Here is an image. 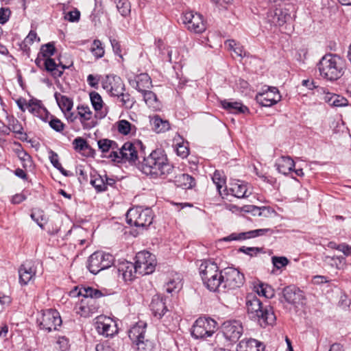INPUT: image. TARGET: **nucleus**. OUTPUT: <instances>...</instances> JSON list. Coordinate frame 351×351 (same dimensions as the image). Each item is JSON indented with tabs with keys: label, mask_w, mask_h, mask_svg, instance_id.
Returning a JSON list of instances; mask_svg holds the SVG:
<instances>
[{
	"label": "nucleus",
	"mask_w": 351,
	"mask_h": 351,
	"mask_svg": "<svg viewBox=\"0 0 351 351\" xmlns=\"http://www.w3.org/2000/svg\"><path fill=\"white\" fill-rule=\"evenodd\" d=\"M134 344L138 351H153L154 348V343L146 338V337H144V339H141L139 341H137Z\"/></svg>",
	"instance_id": "de8ad7c7"
},
{
	"label": "nucleus",
	"mask_w": 351,
	"mask_h": 351,
	"mask_svg": "<svg viewBox=\"0 0 351 351\" xmlns=\"http://www.w3.org/2000/svg\"><path fill=\"white\" fill-rule=\"evenodd\" d=\"M287 18V14L286 13L281 9L276 8L267 12L265 20L271 26H282L286 23Z\"/></svg>",
	"instance_id": "aec40b11"
},
{
	"label": "nucleus",
	"mask_w": 351,
	"mask_h": 351,
	"mask_svg": "<svg viewBox=\"0 0 351 351\" xmlns=\"http://www.w3.org/2000/svg\"><path fill=\"white\" fill-rule=\"evenodd\" d=\"M246 239H247V233H246V232H239V233L233 232V233L230 234V235L221 239V241L229 242V241H243V240H246Z\"/></svg>",
	"instance_id": "4d7b16f0"
},
{
	"label": "nucleus",
	"mask_w": 351,
	"mask_h": 351,
	"mask_svg": "<svg viewBox=\"0 0 351 351\" xmlns=\"http://www.w3.org/2000/svg\"><path fill=\"white\" fill-rule=\"evenodd\" d=\"M272 263L277 269H280L289 263V260L285 256H273Z\"/></svg>",
	"instance_id": "bf43d9fd"
},
{
	"label": "nucleus",
	"mask_w": 351,
	"mask_h": 351,
	"mask_svg": "<svg viewBox=\"0 0 351 351\" xmlns=\"http://www.w3.org/2000/svg\"><path fill=\"white\" fill-rule=\"evenodd\" d=\"M264 303L254 293H249L245 298V308L247 317L253 316L256 308H261Z\"/></svg>",
	"instance_id": "bb28decb"
},
{
	"label": "nucleus",
	"mask_w": 351,
	"mask_h": 351,
	"mask_svg": "<svg viewBox=\"0 0 351 351\" xmlns=\"http://www.w3.org/2000/svg\"><path fill=\"white\" fill-rule=\"evenodd\" d=\"M37 324L41 330L47 332L58 330L62 324L60 313L55 309H47L42 311L37 317Z\"/></svg>",
	"instance_id": "1a4fd4ad"
},
{
	"label": "nucleus",
	"mask_w": 351,
	"mask_h": 351,
	"mask_svg": "<svg viewBox=\"0 0 351 351\" xmlns=\"http://www.w3.org/2000/svg\"><path fill=\"white\" fill-rule=\"evenodd\" d=\"M255 291L259 295L267 298H271L274 295V289L268 285L263 283L254 287Z\"/></svg>",
	"instance_id": "c03bdc74"
},
{
	"label": "nucleus",
	"mask_w": 351,
	"mask_h": 351,
	"mask_svg": "<svg viewBox=\"0 0 351 351\" xmlns=\"http://www.w3.org/2000/svg\"><path fill=\"white\" fill-rule=\"evenodd\" d=\"M243 210L251 213L253 216L267 217L271 214V208L267 206L258 207L254 205H247L244 206Z\"/></svg>",
	"instance_id": "72a5a7b5"
},
{
	"label": "nucleus",
	"mask_w": 351,
	"mask_h": 351,
	"mask_svg": "<svg viewBox=\"0 0 351 351\" xmlns=\"http://www.w3.org/2000/svg\"><path fill=\"white\" fill-rule=\"evenodd\" d=\"M147 324L140 321L134 324L128 331V336L133 343L144 339L146 333Z\"/></svg>",
	"instance_id": "b1692460"
},
{
	"label": "nucleus",
	"mask_w": 351,
	"mask_h": 351,
	"mask_svg": "<svg viewBox=\"0 0 351 351\" xmlns=\"http://www.w3.org/2000/svg\"><path fill=\"white\" fill-rule=\"evenodd\" d=\"M99 75H93L90 74L87 77V82L90 87L97 89L99 87Z\"/></svg>",
	"instance_id": "338daca9"
},
{
	"label": "nucleus",
	"mask_w": 351,
	"mask_h": 351,
	"mask_svg": "<svg viewBox=\"0 0 351 351\" xmlns=\"http://www.w3.org/2000/svg\"><path fill=\"white\" fill-rule=\"evenodd\" d=\"M220 104L221 106L229 113L239 114L249 112L248 108L241 102L230 101L227 99H223L220 100Z\"/></svg>",
	"instance_id": "4be33fe9"
},
{
	"label": "nucleus",
	"mask_w": 351,
	"mask_h": 351,
	"mask_svg": "<svg viewBox=\"0 0 351 351\" xmlns=\"http://www.w3.org/2000/svg\"><path fill=\"white\" fill-rule=\"evenodd\" d=\"M54 97L62 112L71 110L73 106L72 99L68 97L67 96L62 95L58 92L55 93Z\"/></svg>",
	"instance_id": "f704fd0d"
},
{
	"label": "nucleus",
	"mask_w": 351,
	"mask_h": 351,
	"mask_svg": "<svg viewBox=\"0 0 351 351\" xmlns=\"http://www.w3.org/2000/svg\"><path fill=\"white\" fill-rule=\"evenodd\" d=\"M70 294L73 296H82L83 298L79 306L77 308V313L81 316L87 317L97 312L99 308L98 299L104 295L102 292L91 287H75Z\"/></svg>",
	"instance_id": "f03ea898"
},
{
	"label": "nucleus",
	"mask_w": 351,
	"mask_h": 351,
	"mask_svg": "<svg viewBox=\"0 0 351 351\" xmlns=\"http://www.w3.org/2000/svg\"><path fill=\"white\" fill-rule=\"evenodd\" d=\"M132 124L127 120H121L118 122L117 129L120 134L128 135L131 131Z\"/></svg>",
	"instance_id": "6e6d98bb"
},
{
	"label": "nucleus",
	"mask_w": 351,
	"mask_h": 351,
	"mask_svg": "<svg viewBox=\"0 0 351 351\" xmlns=\"http://www.w3.org/2000/svg\"><path fill=\"white\" fill-rule=\"evenodd\" d=\"M177 182L185 189H192L195 185V179L191 176L186 173L180 175L178 178Z\"/></svg>",
	"instance_id": "a19ab883"
},
{
	"label": "nucleus",
	"mask_w": 351,
	"mask_h": 351,
	"mask_svg": "<svg viewBox=\"0 0 351 351\" xmlns=\"http://www.w3.org/2000/svg\"><path fill=\"white\" fill-rule=\"evenodd\" d=\"M146 148L143 143L136 140L134 142L125 143L119 152L112 151L108 158L113 161L120 162L121 160L128 161L130 163L136 165L138 160V153L141 155Z\"/></svg>",
	"instance_id": "39448f33"
},
{
	"label": "nucleus",
	"mask_w": 351,
	"mask_h": 351,
	"mask_svg": "<svg viewBox=\"0 0 351 351\" xmlns=\"http://www.w3.org/2000/svg\"><path fill=\"white\" fill-rule=\"evenodd\" d=\"M90 184L95 189L97 192L100 193L106 191V187L104 184V176L95 173L91 175Z\"/></svg>",
	"instance_id": "58836bf2"
},
{
	"label": "nucleus",
	"mask_w": 351,
	"mask_h": 351,
	"mask_svg": "<svg viewBox=\"0 0 351 351\" xmlns=\"http://www.w3.org/2000/svg\"><path fill=\"white\" fill-rule=\"evenodd\" d=\"M256 310V311L253 313V316L248 317L250 319L257 322L263 328L275 324L276 317L273 307L269 304L264 303L261 308Z\"/></svg>",
	"instance_id": "9b49d317"
},
{
	"label": "nucleus",
	"mask_w": 351,
	"mask_h": 351,
	"mask_svg": "<svg viewBox=\"0 0 351 351\" xmlns=\"http://www.w3.org/2000/svg\"><path fill=\"white\" fill-rule=\"evenodd\" d=\"M19 282L27 285L36 274V269L30 261H26L19 269Z\"/></svg>",
	"instance_id": "5701e85b"
},
{
	"label": "nucleus",
	"mask_w": 351,
	"mask_h": 351,
	"mask_svg": "<svg viewBox=\"0 0 351 351\" xmlns=\"http://www.w3.org/2000/svg\"><path fill=\"white\" fill-rule=\"evenodd\" d=\"M221 330L226 340L232 343H235L241 337L243 329L240 321L228 320L223 323Z\"/></svg>",
	"instance_id": "4468645a"
},
{
	"label": "nucleus",
	"mask_w": 351,
	"mask_h": 351,
	"mask_svg": "<svg viewBox=\"0 0 351 351\" xmlns=\"http://www.w3.org/2000/svg\"><path fill=\"white\" fill-rule=\"evenodd\" d=\"M145 102L149 106H153L157 101L156 95L151 90H145L141 93Z\"/></svg>",
	"instance_id": "13d9d810"
},
{
	"label": "nucleus",
	"mask_w": 351,
	"mask_h": 351,
	"mask_svg": "<svg viewBox=\"0 0 351 351\" xmlns=\"http://www.w3.org/2000/svg\"><path fill=\"white\" fill-rule=\"evenodd\" d=\"M99 149L102 153H107L110 149H114L118 148L117 143L108 138H102L97 141Z\"/></svg>",
	"instance_id": "37998d69"
},
{
	"label": "nucleus",
	"mask_w": 351,
	"mask_h": 351,
	"mask_svg": "<svg viewBox=\"0 0 351 351\" xmlns=\"http://www.w3.org/2000/svg\"><path fill=\"white\" fill-rule=\"evenodd\" d=\"M323 261L326 265H330L332 267L340 269L345 261V258L342 256H325Z\"/></svg>",
	"instance_id": "ea45409f"
},
{
	"label": "nucleus",
	"mask_w": 351,
	"mask_h": 351,
	"mask_svg": "<svg viewBox=\"0 0 351 351\" xmlns=\"http://www.w3.org/2000/svg\"><path fill=\"white\" fill-rule=\"evenodd\" d=\"M96 329L99 334L105 337H112L117 332V328L115 324L109 318H99L96 322Z\"/></svg>",
	"instance_id": "6ab92c4d"
},
{
	"label": "nucleus",
	"mask_w": 351,
	"mask_h": 351,
	"mask_svg": "<svg viewBox=\"0 0 351 351\" xmlns=\"http://www.w3.org/2000/svg\"><path fill=\"white\" fill-rule=\"evenodd\" d=\"M199 274L204 285L210 291H223V271L210 261H204L199 266Z\"/></svg>",
	"instance_id": "20e7f679"
},
{
	"label": "nucleus",
	"mask_w": 351,
	"mask_h": 351,
	"mask_svg": "<svg viewBox=\"0 0 351 351\" xmlns=\"http://www.w3.org/2000/svg\"><path fill=\"white\" fill-rule=\"evenodd\" d=\"M102 88L111 96L114 97L120 91L126 90L123 80L116 75H107L101 81Z\"/></svg>",
	"instance_id": "dca6fc26"
},
{
	"label": "nucleus",
	"mask_w": 351,
	"mask_h": 351,
	"mask_svg": "<svg viewBox=\"0 0 351 351\" xmlns=\"http://www.w3.org/2000/svg\"><path fill=\"white\" fill-rule=\"evenodd\" d=\"M56 47L53 43H48L43 45L40 47V53L43 58H49L55 53Z\"/></svg>",
	"instance_id": "603ef678"
},
{
	"label": "nucleus",
	"mask_w": 351,
	"mask_h": 351,
	"mask_svg": "<svg viewBox=\"0 0 351 351\" xmlns=\"http://www.w3.org/2000/svg\"><path fill=\"white\" fill-rule=\"evenodd\" d=\"M278 172L287 175L294 170L295 162L289 156H282L276 163Z\"/></svg>",
	"instance_id": "c756f323"
},
{
	"label": "nucleus",
	"mask_w": 351,
	"mask_h": 351,
	"mask_svg": "<svg viewBox=\"0 0 351 351\" xmlns=\"http://www.w3.org/2000/svg\"><path fill=\"white\" fill-rule=\"evenodd\" d=\"M182 19L186 28L192 32L200 34L206 30V23L199 13L186 12L183 14Z\"/></svg>",
	"instance_id": "f8f14e48"
},
{
	"label": "nucleus",
	"mask_w": 351,
	"mask_h": 351,
	"mask_svg": "<svg viewBox=\"0 0 351 351\" xmlns=\"http://www.w3.org/2000/svg\"><path fill=\"white\" fill-rule=\"evenodd\" d=\"M217 323L210 317H199L191 330V336L195 339L208 340L215 334Z\"/></svg>",
	"instance_id": "423d86ee"
},
{
	"label": "nucleus",
	"mask_w": 351,
	"mask_h": 351,
	"mask_svg": "<svg viewBox=\"0 0 351 351\" xmlns=\"http://www.w3.org/2000/svg\"><path fill=\"white\" fill-rule=\"evenodd\" d=\"M281 99L278 89L274 86H265L256 96V100L261 106L270 107Z\"/></svg>",
	"instance_id": "ddd939ff"
},
{
	"label": "nucleus",
	"mask_w": 351,
	"mask_h": 351,
	"mask_svg": "<svg viewBox=\"0 0 351 351\" xmlns=\"http://www.w3.org/2000/svg\"><path fill=\"white\" fill-rule=\"evenodd\" d=\"M285 300L291 304H299L304 299L303 292L295 286H287L282 289Z\"/></svg>",
	"instance_id": "a211bd4d"
},
{
	"label": "nucleus",
	"mask_w": 351,
	"mask_h": 351,
	"mask_svg": "<svg viewBox=\"0 0 351 351\" xmlns=\"http://www.w3.org/2000/svg\"><path fill=\"white\" fill-rule=\"evenodd\" d=\"M263 249L257 247H245L242 246L239 249V252H243L250 256L256 255L258 253L262 252Z\"/></svg>",
	"instance_id": "052dcab7"
},
{
	"label": "nucleus",
	"mask_w": 351,
	"mask_h": 351,
	"mask_svg": "<svg viewBox=\"0 0 351 351\" xmlns=\"http://www.w3.org/2000/svg\"><path fill=\"white\" fill-rule=\"evenodd\" d=\"M77 110L78 118L84 130H90L97 125V116H93L88 106H78Z\"/></svg>",
	"instance_id": "f3484780"
},
{
	"label": "nucleus",
	"mask_w": 351,
	"mask_h": 351,
	"mask_svg": "<svg viewBox=\"0 0 351 351\" xmlns=\"http://www.w3.org/2000/svg\"><path fill=\"white\" fill-rule=\"evenodd\" d=\"M180 282L178 280H170L165 285L166 291L169 293H171L175 291L177 289H180Z\"/></svg>",
	"instance_id": "680f3d73"
},
{
	"label": "nucleus",
	"mask_w": 351,
	"mask_h": 351,
	"mask_svg": "<svg viewBox=\"0 0 351 351\" xmlns=\"http://www.w3.org/2000/svg\"><path fill=\"white\" fill-rule=\"evenodd\" d=\"M43 67L47 72L50 73L54 78L60 77L62 75V71H60L58 65H57L54 59L50 57L46 58L44 60Z\"/></svg>",
	"instance_id": "c9c22d12"
},
{
	"label": "nucleus",
	"mask_w": 351,
	"mask_h": 351,
	"mask_svg": "<svg viewBox=\"0 0 351 351\" xmlns=\"http://www.w3.org/2000/svg\"><path fill=\"white\" fill-rule=\"evenodd\" d=\"M110 42L115 55L123 58L121 46L116 38H110Z\"/></svg>",
	"instance_id": "e2e57ef3"
},
{
	"label": "nucleus",
	"mask_w": 351,
	"mask_h": 351,
	"mask_svg": "<svg viewBox=\"0 0 351 351\" xmlns=\"http://www.w3.org/2000/svg\"><path fill=\"white\" fill-rule=\"evenodd\" d=\"M89 95L91 104L94 110L96 112L101 110L104 106V101L102 100L101 95L95 91L90 92Z\"/></svg>",
	"instance_id": "49530a36"
},
{
	"label": "nucleus",
	"mask_w": 351,
	"mask_h": 351,
	"mask_svg": "<svg viewBox=\"0 0 351 351\" xmlns=\"http://www.w3.org/2000/svg\"><path fill=\"white\" fill-rule=\"evenodd\" d=\"M27 107L29 108V111L36 116H38L43 110V108H45L41 101L36 98H32L29 100Z\"/></svg>",
	"instance_id": "79ce46f5"
},
{
	"label": "nucleus",
	"mask_w": 351,
	"mask_h": 351,
	"mask_svg": "<svg viewBox=\"0 0 351 351\" xmlns=\"http://www.w3.org/2000/svg\"><path fill=\"white\" fill-rule=\"evenodd\" d=\"M49 160L53 166L56 168L64 176H68L70 175L69 172L65 170L59 162L58 155L53 150L49 152Z\"/></svg>",
	"instance_id": "a18cd8bd"
},
{
	"label": "nucleus",
	"mask_w": 351,
	"mask_h": 351,
	"mask_svg": "<svg viewBox=\"0 0 351 351\" xmlns=\"http://www.w3.org/2000/svg\"><path fill=\"white\" fill-rule=\"evenodd\" d=\"M90 51L97 59L102 58L104 55V49L99 40L93 41Z\"/></svg>",
	"instance_id": "8fccbe9b"
},
{
	"label": "nucleus",
	"mask_w": 351,
	"mask_h": 351,
	"mask_svg": "<svg viewBox=\"0 0 351 351\" xmlns=\"http://www.w3.org/2000/svg\"><path fill=\"white\" fill-rule=\"evenodd\" d=\"M263 343L254 339H243L237 345V351H264Z\"/></svg>",
	"instance_id": "393cba45"
},
{
	"label": "nucleus",
	"mask_w": 351,
	"mask_h": 351,
	"mask_svg": "<svg viewBox=\"0 0 351 351\" xmlns=\"http://www.w3.org/2000/svg\"><path fill=\"white\" fill-rule=\"evenodd\" d=\"M49 125L51 128L57 132H62L65 128V125L55 116H51V119L49 121Z\"/></svg>",
	"instance_id": "864d4df0"
},
{
	"label": "nucleus",
	"mask_w": 351,
	"mask_h": 351,
	"mask_svg": "<svg viewBox=\"0 0 351 351\" xmlns=\"http://www.w3.org/2000/svg\"><path fill=\"white\" fill-rule=\"evenodd\" d=\"M212 180H213V183L215 184L216 186V188L219 193V195H223V193L221 191V189L223 188V194L224 195H228V193H226V191H228V189L226 186V179L225 178L222 176V173L216 170L212 177Z\"/></svg>",
	"instance_id": "4c0bfd02"
},
{
	"label": "nucleus",
	"mask_w": 351,
	"mask_h": 351,
	"mask_svg": "<svg viewBox=\"0 0 351 351\" xmlns=\"http://www.w3.org/2000/svg\"><path fill=\"white\" fill-rule=\"evenodd\" d=\"M137 162L138 168L152 178H165L174 170V167L169 162L164 150L161 149L153 150L146 156L145 148L142 155L138 153Z\"/></svg>",
	"instance_id": "f257e3e1"
},
{
	"label": "nucleus",
	"mask_w": 351,
	"mask_h": 351,
	"mask_svg": "<svg viewBox=\"0 0 351 351\" xmlns=\"http://www.w3.org/2000/svg\"><path fill=\"white\" fill-rule=\"evenodd\" d=\"M165 300V299L159 295H155L152 299L149 307L154 316L158 319H161L168 311Z\"/></svg>",
	"instance_id": "412c9836"
},
{
	"label": "nucleus",
	"mask_w": 351,
	"mask_h": 351,
	"mask_svg": "<svg viewBox=\"0 0 351 351\" xmlns=\"http://www.w3.org/2000/svg\"><path fill=\"white\" fill-rule=\"evenodd\" d=\"M8 130L14 133L23 134V128L21 123L16 119L12 118L9 121Z\"/></svg>",
	"instance_id": "5fc2aeb1"
},
{
	"label": "nucleus",
	"mask_w": 351,
	"mask_h": 351,
	"mask_svg": "<svg viewBox=\"0 0 351 351\" xmlns=\"http://www.w3.org/2000/svg\"><path fill=\"white\" fill-rule=\"evenodd\" d=\"M119 12L126 16L130 13V3L128 0H114Z\"/></svg>",
	"instance_id": "09e8293b"
},
{
	"label": "nucleus",
	"mask_w": 351,
	"mask_h": 351,
	"mask_svg": "<svg viewBox=\"0 0 351 351\" xmlns=\"http://www.w3.org/2000/svg\"><path fill=\"white\" fill-rule=\"evenodd\" d=\"M213 3L219 10H227L232 5V0H211Z\"/></svg>",
	"instance_id": "0e129e2a"
},
{
	"label": "nucleus",
	"mask_w": 351,
	"mask_h": 351,
	"mask_svg": "<svg viewBox=\"0 0 351 351\" xmlns=\"http://www.w3.org/2000/svg\"><path fill=\"white\" fill-rule=\"evenodd\" d=\"M244 276L237 269L228 267L223 270V292L226 288L235 289L240 287L244 282Z\"/></svg>",
	"instance_id": "2eb2a0df"
},
{
	"label": "nucleus",
	"mask_w": 351,
	"mask_h": 351,
	"mask_svg": "<svg viewBox=\"0 0 351 351\" xmlns=\"http://www.w3.org/2000/svg\"><path fill=\"white\" fill-rule=\"evenodd\" d=\"M136 271L141 275L152 274L155 270L156 261L155 256L148 251H142L135 257Z\"/></svg>",
	"instance_id": "9d476101"
},
{
	"label": "nucleus",
	"mask_w": 351,
	"mask_h": 351,
	"mask_svg": "<svg viewBox=\"0 0 351 351\" xmlns=\"http://www.w3.org/2000/svg\"><path fill=\"white\" fill-rule=\"evenodd\" d=\"M178 156L182 158H186L189 154V149L187 146L183 144H178L176 148Z\"/></svg>",
	"instance_id": "774afa93"
},
{
	"label": "nucleus",
	"mask_w": 351,
	"mask_h": 351,
	"mask_svg": "<svg viewBox=\"0 0 351 351\" xmlns=\"http://www.w3.org/2000/svg\"><path fill=\"white\" fill-rule=\"evenodd\" d=\"M325 102L331 106L342 107L348 105V100L339 95L327 93L324 96Z\"/></svg>",
	"instance_id": "e433bc0d"
},
{
	"label": "nucleus",
	"mask_w": 351,
	"mask_h": 351,
	"mask_svg": "<svg viewBox=\"0 0 351 351\" xmlns=\"http://www.w3.org/2000/svg\"><path fill=\"white\" fill-rule=\"evenodd\" d=\"M228 191H230V193L237 198H243L247 196L246 195L247 192L246 184L239 180L230 184Z\"/></svg>",
	"instance_id": "473e14b6"
},
{
	"label": "nucleus",
	"mask_w": 351,
	"mask_h": 351,
	"mask_svg": "<svg viewBox=\"0 0 351 351\" xmlns=\"http://www.w3.org/2000/svg\"><path fill=\"white\" fill-rule=\"evenodd\" d=\"M31 218L38 224L41 228H44V224L46 222V218L44 215L43 210H37L32 213Z\"/></svg>",
	"instance_id": "3c124183"
},
{
	"label": "nucleus",
	"mask_w": 351,
	"mask_h": 351,
	"mask_svg": "<svg viewBox=\"0 0 351 351\" xmlns=\"http://www.w3.org/2000/svg\"><path fill=\"white\" fill-rule=\"evenodd\" d=\"M118 273L125 281H132L136 271L134 263L128 261H123L118 266Z\"/></svg>",
	"instance_id": "a878e982"
},
{
	"label": "nucleus",
	"mask_w": 351,
	"mask_h": 351,
	"mask_svg": "<svg viewBox=\"0 0 351 351\" xmlns=\"http://www.w3.org/2000/svg\"><path fill=\"white\" fill-rule=\"evenodd\" d=\"M150 124L152 130L156 133L165 132L170 129L169 122L162 119L158 115H155L151 119Z\"/></svg>",
	"instance_id": "2f4dec72"
},
{
	"label": "nucleus",
	"mask_w": 351,
	"mask_h": 351,
	"mask_svg": "<svg viewBox=\"0 0 351 351\" xmlns=\"http://www.w3.org/2000/svg\"><path fill=\"white\" fill-rule=\"evenodd\" d=\"M320 76L330 82L339 79L344 73L343 60L337 54L326 53L317 64Z\"/></svg>",
	"instance_id": "7ed1b4c3"
},
{
	"label": "nucleus",
	"mask_w": 351,
	"mask_h": 351,
	"mask_svg": "<svg viewBox=\"0 0 351 351\" xmlns=\"http://www.w3.org/2000/svg\"><path fill=\"white\" fill-rule=\"evenodd\" d=\"M114 256L103 251H97L93 253L88 259L87 268L93 274L100 271L108 269L114 263Z\"/></svg>",
	"instance_id": "6e6552de"
},
{
	"label": "nucleus",
	"mask_w": 351,
	"mask_h": 351,
	"mask_svg": "<svg viewBox=\"0 0 351 351\" xmlns=\"http://www.w3.org/2000/svg\"><path fill=\"white\" fill-rule=\"evenodd\" d=\"M114 97L117 98V103L121 108L127 110L131 109L136 103L135 98L125 90L120 91Z\"/></svg>",
	"instance_id": "c85d7f7f"
},
{
	"label": "nucleus",
	"mask_w": 351,
	"mask_h": 351,
	"mask_svg": "<svg viewBox=\"0 0 351 351\" xmlns=\"http://www.w3.org/2000/svg\"><path fill=\"white\" fill-rule=\"evenodd\" d=\"M153 219V213L149 208L145 209L141 207L132 208L126 213V221L131 226L147 227L152 223Z\"/></svg>",
	"instance_id": "0eeeda50"
},
{
	"label": "nucleus",
	"mask_w": 351,
	"mask_h": 351,
	"mask_svg": "<svg viewBox=\"0 0 351 351\" xmlns=\"http://www.w3.org/2000/svg\"><path fill=\"white\" fill-rule=\"evenodd\" d=\"M80 17V12L77 9L69 12L64 16V19L70 22H77Z\"/></svg>",
	"instance_id": "69168bd1"
},
{
	"label": "nucleus",
	"mask_w": 351,
	"mask_h": 351,
	"mask_svg": "<svg viewBox=\"0 0 351 351\" xmlns=\"http://www.w3.org/2000/svg\"><path fill=\"white\" fill-rule=\"evenodd\" d=\"M130 85L140 93L147 90L152 86V80L147 73H141L137 79L134 81H130Z\"/></svg>",
	"instance_id": "cd10ccee"
},
{
	"label": "nucleus",
	"mask_w": 351,
	"mask_h": 351,
	"mask_svg": "<svg viewBox=\"0 0 351 351\" xmlns=\"http://www.w3.org/2000/svg\"><path fill=\"white\" fill-rule=\"evenodd\" d=\"M73 147L75 151L83 152L86 156H93L95 150L88 144L87 141L82 138L77 137L73 141Z\"/></svg>",
	"instance_id": "7c9ffc66"
}]
</instances>
